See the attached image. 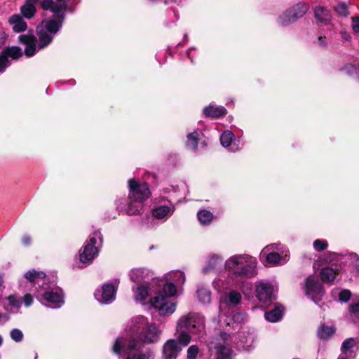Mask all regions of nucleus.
I'll list each match as a JSON object with an SVG mask.
<instances>
[{
  "label": "nucleus",
  "mask_w": 359,
  "mask_h": 359,
  "mask_svg": "<svg viewBox=\"0 0 359 359\" xmlns=\"http://www.w3.org/2000/svg\"><path fill=\"white\" fill-rule=\"evenodd\" d=\"M128 327L137 339L119 337L112 346L113 353L122 359H150L153 354L144 344H155L160 339L162 330L154 323H150L144 316H137L131 319Z\"/></svg>",
  "instance_id": "nucleus-1"
},
{
  "label": "nucleus",
  "mask_w": 359,
  "mask_h": 359,
  "mask_svg": "<svg viewBox=\"0 0 359 359\" xmlns=\"http://www.w3.org/2000/svg\"><path fill=\"white\" fill-rule=\"evenodd\" d=\"M69 0H42L41 7L44 11H50L53 16L43 20L36 27V36L32 34H21L19 42L25 46L27 57L34 56L36 52L48 47L62 27L65 13L68 10Z\"/></svg>",
  "instance_id": "nucleus-2"
},
{
  "label": "nucleus",
  "mask_w": 359,
  "mask_h": 359,
  "mask_svg": "<svg viewBox=\"0 0 359 359\" xmlns=\"http://www.w3.org/2000/svg\"><path fill=\"white\" fill-rule=\"evenodd\" d=\"M257 258L246 253L235 254L224 262V269L232 280L250 279L257 272Z\"/></svg>",
  "instance_id": "nucleus-3"
},
{
  "label": "nucleus",
  "mask_w": 359,
  "mask_h": 359,
  "mask_svg": "<svg viewBox=\"0 0 359 359\" xmlns=\"http://www.w3.org/2000/svg\"><path fill=\"white\" fill-rule=\"evenodd\" d=\"M259 259L271 266L283 265L289 260V250L280 243H271L262 250Z\"/></svg>",
  "instance_id": "nucleus-4"
},
{
  "label": "nucleus",
  "mask_w": 359,
  "mask_h": 359,
  "mask_svg": "<svg viewBox=\"0 0 359 359\" xmlns=\"http://www.w3.org/2000/svg\"><path fill=\"white\" fill-rule=\"evenodd\" d=\"M36 297L43 305L51 309L60 308L65 304L62 290L52 287L48 283L42 289H36Z\"/></svg>",
  "instance_id": "nucleus-5"
},
{
  "label": "nucleus",
  "mask_w": 359,
  "mask_h": 359,
  "mask_svg": "<svg viewBox=\"0 0 359 359\" xmlns=\"http://www.w3.org/2000/svg\"><path fill=\"white\" fill-rule=\"evenodd\" d=\"M102 245V236L99 231L91 233L88 240L79 250V259L83 264H89L98 255Z\"/></svg>",
  "instance_id": "nucleus-6"
},
{
  "label": "nucleus",
  "mask_w": 359,
  "mask_h": 359,
  "mask_svg": "<svg viewBox=\"0 0 359 359\" xmlns=\"http://www.w3.org/2000/svg\"><path fill=\"white\" fill-rule=\"evenodd\" d=\"M177 322L178 328H185L193 334H200L205 331V318L200 313L189 312L182 315Z\"/></svg>",
  "instance_id": "nucleus-7"
},
{
  "label": "nucleus",
  "mask_w": 359,
  "mask_h": 359,
  "mask_svg": "<svg viewBox=\"0 0 359 359\" xmlns=\"http://www.w3.org/2000/svg\"><path fill=\"white\" fill-rule=\"evenodd\" d=\"M277 288L275 283L267 280H259L255 283V295L260 303L267 304L276 299Z\"/></svg>",
  "instance_id": "nucleus-8"
},
{
  "label": "nucleus",
  "mask_w": 359,
  "mask_h": 359,
  "mask_svg": "<svg viewBox=\"0 0 359 359\" xmlns=\"http://www.w3.org/2000/svg\"><path fill=\"white\" fill-rule=\"evenodd\" d=\"M309 4L306 2H299L285 11L278 18V23L283 27H287L303 17L309 9Z\"/></svg>",
  "instance_id": "nucleus-9"
},
{
  "label": "nucleus",
  "mask_w": 359,
  "mask_h": 359,
  "mask_svg": "<svg viewBox=\"0 0 359 359\" xmlns=\"http://www.w3.org/2000/svg\"><path fill=\"white\" fill-rule=\"evenodd\" d=\"M128 198L137 200V201L144 203L151 196L149 184L135 178L128 181Z\"/></svg>",
  "instance_id": "nucleus-10"
},
{
  "label": "nucleus",
  "mask_w": 359,
  "mask_h": 359,
  "mask_svg": "<svg viewBox=\"0 0 359 359\" xmlns=\"http://www.w3.org/2000/svg\"><path fill=\"white\" fill-rule=\"evenodd\" d=\"M156 205L152 209V217L158 220L166 221L175 211V203L172 198L161 196L157 199Z\"/></svg>",
  "instance_id": "nucleus-11"
},
{
  "label": "nucleus",
  "mask_w": 359,
  "mask_h": 359,
  "mask_svg": "<svg viewBox=\"0 0 359 359\" xmlns=\"http://www.w3.org/2000/svg\"><path fill=\"white\" fill-rule=\"evenodd\" d=\"M119 280L114 279L112 283H107L100 289H97L94 293L95 299L102 304H109L116 298Z\"/></svg>",
  "instance_id": "nucleus-12"
},
{
  "label": "nucleus",
  "mask_w": 359,
  "mask_h": 359,
  "mask_svg": "<svg viewBox=\"0 0 359 359\" xmlns=\"http://www.w3.org/2000/svg\"><path fill=\"white\" fill-rule=\"evenodd\" d=\"M150 303L151 307L154 308L161 316L172 315L177 308V303L175 302L166 300L162 294H156L154 297H151Z\"/></svg>",
  "instance_id": "nucleus-13"
},
{
  "label": "nucleus",
  "mask_w": 359,
  "mask_h": 359,
  "mask_svg": "<svg viewBox=\"0 0 359 359\" xmlns=\"http://www.w3.org/2000/svg\"><path fill=\"white\" fill-rule=\"evenodd\" d=\"M144 203L137 200L118 198L115 201L116 210L119 212L124 211L126 215L132 216L139 215L142 210Z\"/></svg>",
  "instance_id": "nucleus-14"
},
{
  "label": "nucleus",
  "mask_w": 359,
  "mask_h": 359,
  "mask_svg": "<svg viewBox=\"0 0 359 359\" xmlns=\"http://www.w3.org/2000/svg\"><path fill=\"white\" fill-rule=\"evenodd\" d=\"M219 140L222 146L231 153L241 151L243 146L241 137H236L234 133L229 130H224L221 134Z\"/></svg>",
  "instance_id": "nucleus-15"
},
{
  "label": "nucleus",
  "mask_w": 359,
  "mask_h": 359,
  "mask_svg": "<svg viewBox=\"0 0 359 359\" xmlns=\"http://www.w3.org/2000/svg\"><path fill=\"white\" fill-rule=\"evenodd\" d=\"M22 55V49L18 46L7 47L0 54V74H3L11 65V61Z\"/></svg>",
  "instance_id": "nucleus-16"
},
{
  "label": "nucleus",
  "mask_w": 359,
  "mask_h": 359,
  "mask_svg": "<svg viewBox=\"0 0 359 359\" xmlns=\"http://www.w3.org/2000/svg\"><path fill=\"white\" fill-rule=\"evenodd\" d=\"M304 289L306 294L315 303L321 300L323 295V289L316 278L313 276L308 277L306 279Z\"/></svg>",
  "instance_id": "nucleus-17"
},
{
  "label": "nucleus",
  "mask_w": 359,
  "mask_h": 359,
  "mask_svg": "<svg viewBox=\"0 0 359 359\" xmlns=\"http://www.w3.org/2000/svg\"><path fill=\"white\" fill-rule=\"evenodd\" d=\"M186 147L193 152L207 146L203 134L201 130H195L187 135Z\"/></svg>",
  "instance_id": "nucleus-18"
},
{
  "label": "nucleus",
  "mask_w": 359,
  "mask_h": 359,
  "mask_svg": "<svg viewBox=\"0 0 359 359\" xmlns=\"http://www.w3.org/2000/svg\"><path fill=\"white\" fill-rule=\"evenodd\" d=\"M128 275L131 281L140 285L148 283V281L153 278L154 273L144 267L133 269Z\"/></svg>",
  "instance_id": "nucleus-19"
},
{
  "label": "nucleus",
  "mask_w": 359,
  "mask_h": 359,
  "mask_svg": "<svg viewBox=\"0 0 359 359\" xmlns=\"http://www.w3.org/2000/svg\"><path fill=\"white\" fill-rule=\"evenodd\" d=\"M241 301V292L238 290L231 289L221 295L220 305H224L228 308H233L239 305Z\"/></svg>",
  "instance_id": "nucleus-20"
},
{
  "label": "nucleus",
  "mask_w": 359,
  "mask_h": 359,
  "mask_svg": "<svg viewBox=\"0 0 359 359\" xmlns=\"http://www.w3.org/2000/svg\"><path fill=\"white\" fill-rule=\"evenodd\" d=\"M24 278L32 286L35 287V285H37L38 289H42L48 284L46 276L43 271H39L34 269L29 270L25 273ZM36 289L37 287L35 288L36 290Z\"/></svg>",
  "instance_id": "nucleus-21"
},
{
  "label": "nucleus",
  "mask_w": 359,
  "mask_h": 359,
  "mask_svg": "<svg viewBox=\"0 0 359 359\" xmlns=\"http://www.w3.org/2000/svg\"><path fill=\"white\" fill-rule=\"evenodd\" d=\"M182 349L176 339H168L163 346V359H176Z\"/></svg>",
  "instance_id": "nucleus-22"
},
{
  "label": "nucleus",
  "mask_w": 359,
  "mask_h": 359,
  "mask_svg": "<svg viewBox=\"0 0 359 359\" xmlns=\"http://www.w3.org/2000/svg\"><path fill=\"white\" fill-rule=\"evenodd\" d=\"M223 262V257L221 255L210 253L205 258V264L202 271L204 274H208L217 270Z\"/></svg>",
  "instance_id": "nucleus-23"
},
{
  "label": "nucleus",
  "mask_w": 359,
  "mask_h": 359,
  "mask_svg": "<svg viewBox=\"0 0 359 359\" xmlns=\"http://www.w3.org/2000/svg\"><path fill=\"white\" fill-rule=\"evenodd\" d=\"M203 114L208 118H219L227 114V110L223 106H219L215 102H211L209 105L204 107Z\"/></svg>",
  "instance_id": "nucleus-24"
},
{
  "label": "nucleus",
  "mask_w": 359,
  "mask_h": 359,
  "mask_svg": "<svg viewBox=\"0 0 359 359\" xmlns=\"http://www.w3.org/2000/svg\"><path fill=\"white\" fill-rule=\"evenodd\" d=\"M4 300L7 302L5 309L10 313H18L22 306L21 297L16 293L6 297Z\"/></svg>",
  "instance_id": "nucleus-25"
},
{
  "label": "nucleus",
  "mask_w": 359,
  "mask_h": 359,
  "mask_svg": "<svg viewBox=\"0 0 359 359\" xmlns=\"http://www.w3.org/2000/svg\"><path fill=\"white\" fill-rule=\"evenodd\" d=\"M40 0H25L20 7V14L23 18L30 20L36 13V6Z\"/></svg>",
  "instance_id": "nucleus-26"
},
{
  "label": "nucleus",
  "mask_w": 359,
  "mask_h": 359,
  "mask_svg": "<svg viewBox=\"0 0 359 359\" xmlns=\"http://www.w3.org/2000/svg\"><path fill=\"white\" fill-rule=\"evenodd\" d=\"M132 290L134 293V299L136 302H143L149 295L150 287L149 283L133 286Z\"/></svg>",
  "instance_id": "nucleus-27"
},
{
  "label": "nucleus",
  "mask_w": 359,
  "mask_h": 359,
  "mask_svg": "<svg viewBox=\"0 0 359 359\" xmlns=\"http://www.w3.org/2000/svg\"><path fill=\"white\" fill-rule=\"evenodd\" d=\"M196 295L198 301L203 304H209L212 301V292L208 286L205 284L198 285Z\"/></svg>",
  "instance_id": "nucleus-28"
},
{
  "label": "nucleus",
  "mask_w": 359,
  "mask_h": 359,
  "mask_svg": "<svg viewBox=\"0 0 359 359\" xmlns=\"http://www.w3.org/2000/svg\"><path fill=\"white\" fill-rule=\"evenodd\" d=\"M9 24L15 32H22L27 29V25L23 17L20 14H14L8 19Z\"/></svg>",
  "instance_id": "nucleus-29"
},
{
  "label": "nucleus",
  "mask_w": 359,
  "mask_h": 359,
  "mask_svg": "<svg viewBox=\"0 0 359 359\" xmlns=\"http://www.w3.org/2000/svg\"><path fill=\"white\" fill-rule=\"evenodd\" d=\"M165 281L175 284L177 287H181L185 282V274L183 271H172L165 275Z\"/></svg>",
  "instance_id": "nucleus-30"
},
{
  "label": "nucleus",
  "mask_w": 359,
  "mask_h": 359,
  "mask_svg": "<svg viewBox=\"0 0 359 359\" xmlns=\"http://www.w3.org/2000/svg\"><path fill=\"white\" fill-rule=\"evenodd\" d=\"M314 16L316 19L325 25H328L332 21L330 12L325 7L318 6L314 8Z\"/></svg>",
  "instance_id": "nucleus-31"
},
{
  "label": "nucleus",
  "mask_w": 359,
  "mask_h": 359,
  "mask_svg": "<svg viewBox=\"0 0 359 359\" xmlns=\"http://www.w3.org/2000/svg\"><path fill=\"white\" fill-rule=\"evenodd\" d=\"M177 341L180 346H188L191 341V336L189 330L185 328H178V323H176Z\"/></svg>",
  "instance_id": "nucleus-32"
},
{
  "label": "nucleus",
  "mask_w": 359,
  "mask_h": 359,
  "mask_svg": "<svg viewBox=\"0 0 359 359\" xmlns=\"http://www.w3.org/2000/svg\"><path fill=\"white\" fill-rule=\"evenodd\" d=\"M283 314V307L276 305L273 309L265 313V319L271 323H276L281 320Z\"/></svg>",
  "instance_id": "nucleus-33"
},
{
  "label": "nucleus",
  "mask_w": 359,
  "mask_h": 359,
  "mask_svg": "<svg viewBox=\"0 0 359 359\" xmlns=\"http://www.w3.org/2000/svg\"><path fill=\"white\" fill-rule=\"evenodd\" d=\"M177 287L171 282L166 281L162 289L159 290L157 294H162L164 296V299L174 297L177 294Z\"/></svg>",
  "instance_id": "nucleus-34"
},
{
  "label": "nucleus",
  "mask_w": 359,
  "mask_h": 359,
  "mask_svg": "<svg viewBox=\"0 0 359 359\" xmlns=\"http://www.w3.org/2000/svg\"><path fill=\"white\" fill-rule=\"evenodd\" d=\"M356 346V341L354 338L350 337L345 339L341 346V353L346 356H350L353 351V348Z\"/></svg>",
  "instance_id": "nucleus-35"
},
{
  "label": "nucleus",
  "mask_w": 359,
  "mask_h": 359,
  "mask_svg": "<svg viewBox=\"0 0 359 359\" xmlns=\"http://www.w3.org/2000/svg\"><path fill=\"white\" fill-rule=\"evenodd\" d=\"M336 331L334 325H326L325 324L320 325L318 329V336L322 339H329Z\"/></svg>",
  "instance_id": "nucleus-36"
},
{
  "label": "nucleus",
  "mask_w": 359,
  "mask_h": 359,
  "mask_svg": "<svg viewBox=\"0 0 359 359\" xmlns=\"http://www.w3.org/2000/svg\"><path fill=\"white\" fill-rule=\"evenodd\" d=\"M320 274L323 282L331 283L335 279L337 272L331 267H325L321 269Z\"/></svg>",
  "instance_id": "nucleus-37"
},
{
  "label": "nucleus",
  "mask_w": 359,
  "mask_h": 359,
  "mask_svg": "<svg viewBox=\"0 0 359 359\" xmlns=\"http://www.w3.org/2000/svg\"><path fill=\"white\" fill-rule=\"evenodd\" d=\"M198 219L202 225H209L213 220V214L206 210H201L197 214Z\"/></svg>",
  "instance_id": "nucleus-38"
},
{
  "label": "nucleus",
  "mask_w": 359,
  "mask_h": 359,
  "mask_svg": "<svg viewBox=\"0 0 359 359\" xmlns=\"http://www.w3.org/2000/svg\"><path fill=\"white\" fill-rule=\"evenodd\" d=\"M231 350L225 346H222L217 350V359H231Z\"/></svg>",
  "instance_id": "nucleus-39"
},
{
  "label": "nucleus",
  "mask_w": 359,
  "mask_h": 359,
  "mask_svg": "<svg viewBox=\"0 0 359 359\" xmlns=\"http://www.w3.org/2000/svg\"><path fill=\"white\" fill-rule=\"evenodd\" d=\"M313 248L316 252H322L328 248V243L324 239H316L313 243Z\"/></svg>",
  "instance_id": "nucleus-40"
},
{
  "label": "nucleus",
  "mask_w": 359,
  "mask_h": 359,
  "mask_svg": "<svg viewBox=\"0 0 359 359\" xmlns=\"http://www.w3.org/2000/svg\"><path fill=\"white\" fill-rule=\"evenodd\" d=\"M334 9L339 15L342 17H346L349 14L348 6L344 2H339Z\"/></svg>",
  "instance_id": "nucleus-41"
},
{
  "label": "nucleus",
  "mask_w": 359,
  "mask_h": 359,
  "mask_svg": "<svg viewBox=\"0 0 359 359\" xmlns=\"http://www.w3.org/2000/svg\"><path fill=\"white\" fill-rule=\"evenodd\" d=\"M10 337L14 341L20 342L23 339L24 334L20 329L14 328L11 330Z\"/></svg>",
  "instance_id": "nucleus-42"
},
{
  "label": "nucleus",
  "mask_w": 359,
  "mask_h": 359,
  "mask_svg": "<svg viewBox=\"0 0 359 359\" xmlns=\"http://www.w3.org/2000/svg\"><path fill=\"white\" fill-rule=\"evenodd\" d=\"M199 353V348L197 345L190 346L187 351V359H196Z\"/></svg>",
  "instance_id": "nucleus-43"
},
{
  "label": "nucleus",
  "mask_w": 359,
  "mask_h": 359,
  "mask_svg": "<svg viewBox=\"0 0 359 359\" xmlns=\"http://www.w3.org/2000/svg\"><path fill=\"white\" fill-rule=\"evenodd\" d=\"M22 304H23L25 307H30L34 303V297L30 293H25L21 297Z\"/></svg>",
  "instance_id": "nucleus-44"
},
{
  "label": "nucleus",
  "mask_w": 359,
  "mask_h": 359,
  "mask_svg": "<svg viewBox=\"0 0 359 359\" xmlns=\"http://www.w3.org/2000/svg\"><path fill=\"white\" fill-rule=\"evenodd\" d=\"M245 318L246 314L245 312H236L233 315L231 321H232L233 323L238 324L243 323Z\"/></svg>",
  "instance_id": "nucleus-45"
},
{
  "label": "nucleus",
  "mask_w": 359,
  "mask_h": 359,
  "mask_svg": "<svg viewBox=\"0 0 359 359\" xmlns=\"http://www.w3.org/2000/svg\"><path fill=\"white\" fill-rule=\"evenodd\" d=\"M351 297V292L348 290H343L339 294V301L341 302H347Z\"/></svg>",
  "instance_id": "nucleus-46"
},
{
  "label": "nucleus",
  "mask_w": 359,
  "mask_h": 359,
  "mask_svg": "<svg viewBox=\"0 0 359 359\" xmlns=\"http://www.w3.org/2000/svg\"><path fill=\"white\" fill-rule=\"evenodd\" d=\"M224 281L221 278H215L212 282L213 287L218 292H221L223 289Z\"/></svg>",
  "instance_id": "nucleus-47"
},
{
  "label": "nucleus",
  "mask_w": 359,
  "mask_h": 359,
  "mask_svg": "<svg viewBox=\"0 0 359 359\" xmlns=\"http://www.w3.org/2000/svg\"><path fill=\"white\" fill-rule=\"evenodd\" d=\"M8 34L3 28L0 27V48L6 44Z\"/></svg>",
  "instance_id": "nucleus-48"
},
{
  "label": "nucleus",
  "mask_w": 359,
  "mask_h": 359,
  "mask_svg": "<svg viewBox=\"0 0 359 359\" xmlns=\"http://www.w3.org/2000/svg\"><path fill=\"white\" fill-rule=\"evenodd\" d=\"M352 29L355 33H359V17L353 16L351 18Z\"/></svg>",
  "instance_id": "nucleus-49"
},
{
  "label": "nucleus",
  "mask_w": 359,
  "mask_h": 359,
  "mask_svg": "<svg viewBox=\"0 0 359 359\" xmlns=\"http://www.w3.org/2000/svg\"><path fill=\"white\" fill-rule=\"evenodd\" d=\"M342 70L344 71L346 74L351 75V74H353V73L356 72V67L355 65L350 64V65L345 66L342 69Z\"/></svg>",
  "instance_id": "nucleus-50"
},
{
  "label": "nucleus",
  "mask_w": 359,
  "mask_h": 359,
  "mask_svg": "<svg viewBox=\"0 0 359 359\" xmlns=\"http://www.w3.org/2000/svg\"><path fill=\"white\" fill-rule=\"evenodd\" d=\"M326 262H332L337 258L338 255L335 252H328L325 255Z\"/></svg>",
  "instance_id": "nucleus-51"
},
{
  "label": "nucleus",
  "mask_w": 359,
  "mask_h": 359,
  "mask_svg": "<svg viewBox=\"0 0 359 359\" xmlns=\"http://www.w3.org/2000/svg\"><path fill=\"white\" fill-rule=\"evenodd\" d=\"M349 311L353 313H359V301L352 303L349 306Z\"/></svg>",
  "instance_id": "nucleus-52"
},
{
  "label": "nucleus",
  "mask_w": 359,
  "mask_h": 359,
  "mask_svg": "<svg viewBox=\"0 0 359 359\" xmlns=\"http://www.w3.org/2000/svg\"><path fill=\"white\" fill-rule=\"evenodd\" d=\"M10 317L6 313L0 312V325L5 324L8 321Z\"/></svg>",
  "instance_id": "nucleus-53"
},
{
  "label": "nucleus",
  "mask_w": 359,
  "mask_h": 359,
  "mask_svg": "<svg viewBox=\"0 0 359 359\" xmlns=\"http://www.w3.org/2000/svg\"><path fill=\"white\" fill-rule=\"evenodd\" d=\"M341 37L344 41H350L351 40V36L350 34L346 31H341Z\"/></svg>",
  "instance_id": "nucleus-54"
},
{
  "label": "nucleus",
  "mask_w": 359,
  "mask_h": 359,
  "mask_svg": "<svg viewBox=\"0 0 359 359\" xmlns=\"http://www.w3.org/2000/svg\"><path fill=\"white\" fill-rule=\"evenodd\" d=\"M22 242L25 246H28L32 243V238L29 235H25L22 238Z\"/></svg>",
  "instance_id": "nucleus-55"
},
{
  "label": "nucleus",
  "mask_w": 359,
  "mask_h": 359,
  "mask_svg": "<svg viewBox=\"0 0 359 359\" xmlns=\"http://www.w3.org/2000/svg\"><path fill=\"white\" fill-rule=\"evenodd\" d=\"M318 43L321 46H326V37L325 36H319L318 37Z\"/></svg>",
  "instance_id": "nucleus-56"
},
{
  "label": "nucleus",
  "mask_w": 359,
  "mask_h": 359,
  "mask_svg": "<svg viewBox=\"0 0 359 359\" xmlns=\"http://www.w3.org/2000/svg\"><path fill=\"white\" fill-rule=\"evenodd\" d=\"M182 2V0H165V4H175L180 5Z\"/></svg>",
  "instance_id": "nucleus-57"
},
{
  "label": "nucleus",
  "mask_w": 359,
  "mask_h": 359,
  "mask_svg": "<svg viewBox=\"0 0 359 359\" xmlns=\"http://www.w3.org/2000/svg\"><path fill=\"white\" fill-rule=\"evenodd\" d=\"M194 49L195 48L193 47V48H190L189 49H188L187 50V55L191 62H194V57L191 55V50H194Z\"/></svg>",
  "instance_id": "nucleus-58"
},
{
  "label": "nucleus",
  "mask_w": 359,
  "mask_h": 359,
  "mask_svg": "<svg viewBox=\"0 0 359 359\" xmlns=\"http://www.w3.org/2000/svg\"><path fill=\"white\" fill-rule=\"evenodd\" d=\"M349 257H350V258H351V259H353V260H357V261H358V259H359L358 255H357V254H355V253H351V254H350V255H349Z\"/></svg>",
  "instance_id": "nucleus-59"
},
{
  "label": "nucleus",
  "mask_w": 359,
  "mask_h": 359,
  "mask_svg": "<svg viewBox=\"0 0 359 359\" xmlns=\"http://www.w3.org/2000/svg\"><path fill=\"white\" fill-rule=\"evenodd\" d=\"M348 356H346L344 355H339L337 359H350L348 358Z\"/></svg>",
  "instance_id": "nucleus-60"
},
{
  "label": "nucleus",
  "mask_w": 359,
  "mask_h": 359,
  "mask_svg": "<svg viewBox=\"0 0 359 359\" xmlns=\"http://www.w3.org/2000/svg\"><path fill=\"white\" fill-rule=\"evenodd\" d=\"M27 282H25V280H20L19 282V285H20V288H22L24 285V284H25Z\"/></svg>",
  "instance_id": "nucleus-61"
},
{
  "label": "nucleus",
  "mask_w": 359,
  "mask_h": 359,
  "mask_svg": "<svg viewBox=\"0 0 359 359\" xmlns=\"http://www.w3.org/2000/svg\"><path fill=\"white\" fill-rule=\"evenodd\" d=\"M3 283H4V280H3V276H2V275L0 273V286H1V285H2Z\"/></svg>",
  "instance_id": "nucleus-62"
},
{
  "label": "nucleus",
  "mask_w": 359,
  "mask_h": 359,
  "mask_svg": "<svg viewBox=\"0 0 359 359\" xmlns=\"http://www.w3.org/2000/svg\"><path fill=\"white\" fill-rule=\"evenodd\" d=\"M2 344H3V337L0 334V346H1Z\"/></svg>",
  "instance_id": "nucleus-63"
},
{
  "label": "nucleus",
  "mask_w": 359,
  "mask_h": 359,
  "mask_svg": "<svg viewBox=\"0 0 359 359\" xmlns=\"http://www.w3.org/2000/svg\"><path fill=\"white\" fill-rule=\"evenodd\" d=\"M356 269H357V271L359 273V262H358V264H357V265H356Z\"/></svg>",
  "instance_id": "nucleus-64"
}]
</instances>
